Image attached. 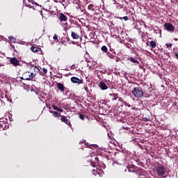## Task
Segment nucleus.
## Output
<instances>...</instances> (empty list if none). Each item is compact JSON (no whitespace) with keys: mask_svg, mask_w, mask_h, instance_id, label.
<instances>
[{"mask_svg":"<svg viewBox=\"0 0 178 178\" xmlns=\"http://www.w3.org/2000/svg\"><path fill=\"white\" fill-rule=\"evenodd\" d=\"M125 47H127V48H129L130 49V48H133V46L131 45V44L126 42L124 43Z\"/></svg>","mask_w":178,"mask_h":178,"instance_id":"obj_26","label":"nucleus"},{"mask_svg":"<svg viewBox=\"0 0 178 178\" xmlns=\"http://www.w3.org/2000/svg\"><path fill=\"white\" fill-rule=\"evenodd\" d=\"M136 164L138 166H141L143 165V162H141L140 160L136 161Z\"/></svg>","mask_w":178,"mask_h":178,"instance_id":"obj_31","label":"nucleus"},{"mask_svg":"<svg viewBox=\"0 0 178 178\" xmlns=\"http://www.w3.org/2000/svg\"><path fill=\"white\" fill-rule=\"evenodd\" d=\"M42 70H43V72H44V73H45V74H47V73H48V70L47 68H45V67H43L42 69Z\"/></svg>","mask_w":178,"mask_h":178,"instance_id":"obj_32","label":"nucleus"},{"mask_svg":"<svg viewBox=\"0 0 178 178\" xmlns=\"http://www.w3.org/2000/svg\"><path fill=\"white\" fill-rule=\"evenodd\" d=\"M136 168L137 166L134 165H133L132 166L127 167V169H125V172H127L128 170L130 173H136Z\"/></svg>","mask_w":178,"mask_h":178,"instance_id":"obj_12","label":"nucleus"},{"mask_svg":"<svg viewBox=\"0 0 178 178\" xmlns=\"http://www.w3.org/2000/svg\"><path fill=\"white\" fill-rule=\"evenodd\" d=\"M22 2L24 6L29 8V9H33V10H37V6H41L34 0H22Z\"/></svg>","mask_w":178,"mask_h":178,"instance_id":"obj_2","label":"nucleus"},{"mask_svg":"<svg viewBox=\"0 0 178 178\" xmlns=\"http://www.w3.org/2000/svg\"><path fill=\"white\" fill-rule=\"evenodd\" d=\"M87 162L89 163L88 165H92V168H95L99 165V159L97 156L92 155L91 159Z\"/></svg>","mask_w":178,"mask_h":178,"instance_id":"obj_5","label":"nucleus"},{"mask_svg":"<svg viewBox=\"0 0 178 178\" xmlns=\"http://www.w3.org/2000/svg\"><path fill=\"white\" fill-rule=\"evenodd\" d=\"M101 50L103 52L108 53V47H106V46H102Z\"/></svg>","mask_w":178,"mask_h":178,"instance_id":"obj_23","label":"nucleus"},{"mask_svg":"<svg viewBox=\"0 0 178 178\" xmlns=\"http://www.w3.org/2000/svg\"><path fill=\"white\" fill-rule=\"evenodd\" d=\"M88 162H90V159L87 160V161H85L84 166H91V167H92V165H89Z\"/></svg>","mask_w":178,"mask_h":178,"instance_id":"obj_29","label":"nucleus"},{"mask_svg":"<svg viewBox=\"0 0 178 178\" xmlns=\"http://www.w3.org/2000/svg\"><path fill=\"white\" fill-rule=\"evenodd\" d=\"M29 72H31V73H34V74H35V73L36 74L40 73V68H38V67H37L34 65H31L30 67V71Z\"/></svg>","mask_w":178,"mask_h":178,"instance_id":"obj_13","label":"nucleus"},{"mask_svg":"<svg viewBox=\"0 0 178 178\" xmlns=\"http://www.w3.org/2000/svg\"><path fill=\"white\" fill-rule=\"evenodd\" d=\"M8 40H10V41H11V42H16V38H13V36H10L8 38Z\"/></svg>","mask_w":178,"mask_h":178,"instance_id":"obj_24","label":"nucleus"},{"mask_svg":"<svg viewBox=\"0 0 178 178\" xmlns=\"http://www.w3.org/2000/svg\"><path fill=\"white\" fill-rule=\"evenodd\" d=\"M154 31L156 34H161V33H162V31L159 29H154Z\"/></svg>","mask_w":178,"mask_h":178,"instance_id":"obj_25","label":"nucleus"},{"mask_svg":"<svg viewBox=\"0 0 178 178\" xmlns=\"http://www.w3.org/2000/svg\"><path fill=\"white\" fill-rule=\"evenodd\" d=\"M128 60H130V62H132V63H137L138 65H140V62L137 60V57H129L128 58Z\"/></svg>","mask_w":178,"mask_h":178,"instance_id":"obj_18","label":"nucleus"},{"mask_svg":"<svg viewBox=\"0 0 178 178\" xmlns=\"http://www.w3.org/2000/svg\"><path fill=\"white\" fill-rule=\"evenodd\" d=\"M6 127V124L3 122V120H0V129H5Z\"/></svg>","mask_w":178,"mask_h":178,"instance_id":"obj_21","label":"nucleus"},{"mask_svg":"<svg viewBox=\"0 0 178 178\" xmlns=\"http://www.w3.org/2000/svg\"><path fill=\"white\" fill-rule=\"evenodd\" d=\"M143 122H149V118H143Z\"/></svg>","mask_w":178,"mask_h":178,"instance_id":"obj_37","label":"nucleus"},{"mask_svg":"<svg viewBox=\"0 0 178 178\" xmlns=\"http://www.w3.org/2000/svg\"><path fill=\"white\" fill-rule=\"evenodd\" d=\"M109 95L111 101H116V99H118V95L115 93L109 94Z\"/></svg>","mask_w":178,"mask_h":178,"instance_id":"obj_20","label":"nucleus"},{"mask_svg":"<svg viewBox=\"0 0 178 178\" xmlns=\"http://www.w3.org/2000/svg\"><path fill=\"white\" fill-rule=\"evenodd\" d=\"M56 87L60 92H65V90H67V88H65V86L63 85V83H57Z\"/></svg>","mask_w":178,"mask_h":178,"instance_id":"obj_10","label":"nucleus"},{"mask_svg":"<svg viewBox=\"0 0 178 178\" xmlns=\"http://www.w3.org/2000/svg\"><path fill=\"white\" fill-rule=\"evenodd\" d=\"M122 19L124 20V22H127V20H129V17L125 16V17H123Z\"/></svg>","mask_w":178,"mask_h":178,"instance_id":"obj_36","label":"nucleus"},{"mask_svg":"<svg viewBox=\"0 0 178 178\" xmlns=\"http://www.w3.org/2000/svg\"><path fill=\"white\" fill-rule=\"evenodd\" d=\"M51 108H53L54 111H59V107H58V106H55V104H52Z\"/></svg>","mask_w":178,"mask_h":178,"instance_id":"obj_28","label":"nucleus"},{"mask_svg":"<svg viewBox=\"0 0 178 178\" xmlns=\"http://www.w3.org/2000/svg\"><path fill=\"white\" fill-rule=\"evenodd\" d=\"M151 88H147V91L143 90V88L137 86L133 88L131 90V93L134 96L135 98H143V97H145V98H149L151 97Z\"/></svg>","mask_w":178,"mask_h":178,"instance_id":"obj_1","label":"nucleus"},{"mask_svg":"<svg viewBox=\"0 0 178 178\" xmlns=\"http://www.w3.org/2000/svg\"><path fill=\"white\" fill-rule=\"evenodd\" d=\"M37 76V73H33L30 71L26 72L22 75V80H26L27 81H31Z\"/></svg>","mask_w":178,"mask_h":178,"instance_id":"obj_3","label":"nucleus"},{"mask_svg":"<svg viewBox=\"0 0 178 178\" xmlns=\"http://www.w3.org/2000/svg\"><path fill=\"white\" fill-rule=\"evenodd\" d=\"M94 172H95V173H97V171H95V170H92Z\"/></svg>","mask_w":178,"mask_h":178,"instance_id":"obj_45","label":"nucleus"},{"mask_svg":"<svg viewBox=\"0 0 178 178\" xmlns=\"http://www.w3.org/2000/svg\"><path fill=\"white\" fill-rule=\"evenodd\" d=\"M53 38H54V40H55V41H58V35L55 34V35L53 36Z\"/></svg>","mask_w":178,"mask_h":178,"instance_id":"obj_34","label":"nucleus"},{"mask_svg":"<svg viewBox=\"0 0 178 178\" xmlns=\"http://www.w3.org/2000/svg\"><path fill=\"white\" fill-rule=\"evenodd\" d=\"M174 40H175V41H178V39L177 38H174Z\"/></svg>","mask_w":178,"mask_h":178,"instance_id":"obj_44","label":"nucleus"},{"mask_svg":"<svg viewBox=\"0 0 178 178\" xmlns=\"http://www.w3.org/2000/svg\"><path fill=\"white\" fill-rule=\"evenodd\" d=\"M93 6H93L92 4H90V5L88 6V8H92Z\"/></svg>","mask_w":178,"mask_h":178,"instance_id":"obj_41","label":"nucleus"},{"mask_svg":"<svg viewBox=\"0 0 178 178\" xmlns=\"http://www.w3.org/2000/svg\"><path fill=\"white\" fill-rule=\"evenodd\" d=\"M164 28L169 33H173L175 31V26H173V24L171 23H165L164 24Z\"/></svg>","mask_w":178,"mask_h":178,"instance_id":"obj_7","label":"nucleus"},{"mask_svg":"<svg viewBox=\"0 0 178 178\" xmlns=\"http://www.w3.org/2000/svg\"><path fill=\"white\" fill-rule=\"evenodd\" d=\"M60 121L63 123H65V124H67V126H69L70 127H72V122H70V121H69V119H67V118H66V116L65 115H61L60 116Z\"/></svg>","mask_w":178,"mask_h":178,"instance_id":"obj_9","label":"nucleus"},{"mask_svg":"<svg viewBox=\"0 0 178 178\" xmlns=\"http://www.w3.org/2000/svg\"><path fill=\"white\" fill-rule=\"evenodd\" d=\"M175 55L176 56V58L178 60V52H175Z\"/></svg>","mask_w":178,"mask_h":178,"instance_id":"obj_40","label":"nucleus"},{"mask_svg":"<svg viewBox=\"0 0 178 178\" xmlns=\"http://www.w3.org/2000/svg\"><path fill=\"white\" fill-rule=\"evenodd\" d=\"M118 101H123V99L122 97H120Z\"/></svg>","mask_w":178,"mask_h":178,"instance_id":"obj_42","label":"nucleus"},{"mask_svg":"<svg viewBox=\"0 0 178 178\" xmlns=\"http://www.w3.org/2000/svg\"><path fill=\"white\" fill-rule=\"evenodd\" d=\"M79 119H81V120H84V119L86 118V116H84L83 114H79Z\"/></svg>","mask_w":178,"mask_h":178,"instance_id":"obj_30","label":"nucleus"},{"mask_svg":"<svg viewBox=\"0 0 178 178\" xmlns=\"http://www.w3.org/2000/svg\"><path fill=\"white\" fill-rule=\"evenodd\" d=\"M172 43H167V44H165V47H167V48H170V47H172Z\"/></svg>","mask_w":178,"mask_h":178,"instance_id":"obj_33","label":"nucleus"},{"mask_svg":"<svg viewBox=\"0 0 178 178\" xmlns=\"http://www.w3.org/2000/svg\"><path fill=\"white\" fill-rule=\"evenodd\" d=\"M99 87L103 90H108V86H106V83H105L104 81H101L99 83Z\"/></svg>","mask_w":178,"mask_h":178,"instance_id":"obj_16","label":"nucleus"},{"mask_svg":"<svg viewBox=\"0 0 178 178\" xmlns=\"http://www.w3.org/2000/svg\"><path fill=\"white\" fill-rule=\"evenodd\" d=\"M31 51H32V52H34V54H37V52H40V51H41V48L32 46L31 47Z\"/></svg>","mask_w":178,"mask_h":178,"instance_id":"obj_17","label":"nucleus"},{"mask_svg":"<svg viewBox=\"0 0 178 178\" xmlns=\"http://www.w3.org/2000/svg\"><path fill=\"white\" fill-rule=\"evenodd\" d=\"M107 56L108 58H111V59H113V58H115V56L112 53H107Z\"/></svg>","mask_w":178,"mask_h":178,"instance_id":"obj_27","label":"nucleus"},{"mask_svg":"<svg viewBox=\"0 0 178 178\" xmlns=\"http://www.w3.org/2000/svg\"><path fill=\"white\" fill-rule=\"evenodd\" d=\"M71 81H72V83H74V84H81V83H83V80H81L76 76H72L71 78Z\"/></svg>","mask_w":178,"mask_h":178,"instance_id":"obj_11","label":"nucleus"},{"mask_svg":"<svg viewBox=\"0 0 178 178\" xmlns=\"http://www.w3.org/2000/svg\"><path fill=\"white\" fill-rule=\"evenodd\" d=\"M97 147H98V145H90V148H97Z\"/></svg>","mask_w":178,"mask_h":178,"instance_id":"obj_38","label":"nucleus"},{"mask_svg":"<svg viewBox=\"0 0 178 178\" xmlns=\"http://www.w3.org/2000/svg\"><path fill=\"white\" fill-rule=\"evenodd\" d=\"M58 112H60V113H62V112H63V109L59 108H58Z\"/></svg>","mask_w":178,"mask_h":178,"instance_id":"obj_39","label":"nucleus"},{"mask_svg":"<svg viewBox=\"0 0 178 178\" xmlns=\"http://www.w3.org/2000/svg\"><path fill=\"white\" fill-rule=\"evenodd\" d=\"M9 62L10 65H13V66H15V67L20 66V61H19V60L15 57L10 58Z\"/></svg>","mask_w":178,"mask_h":178,"instance_id":"obj_8","label":"nucleus"},{"mask_svg":"<svg viewBox=\"0 0 178 178\" xmlns=\"http://www.w3.org/2000/svg\"><path fill=\"white\" fill-rule=\"evenodd\" d=\"M41 15L42 16V17H44V15H42V11H40Z\"/></svg>","mask_w":178,"mask_h":178,"instance_id":"obj_43","label":"nucleus"},{"mask_svg":"<svg viewBox=\"0 0 178 178\" xmlns=\"http://www.w3.org/2000/svg\"><path fill=\"white\" fill-rule=\"evenodd\" d=\"M60 22H67V17L63 13H60V16L58 17Z\"/></svg>","mask_w":178,"mask_h":178,"instance_id":"obj_15","label":"nucleus"},{"mask_svg":"<svg viewBox=\"0 0 178 178\" xmlns=\"http://www.w3.org/2000/svg\"><path fill=\"white\" fill-rule=\"evenodd\" d=\"M50 113H52L54 118H60L62 115L57 111H49Z\"/></svg>","mask_w":178,"mask_h":178,"instance_id":"obj_19","label":"nucleus"},{"mask_svg":"<svg viewBox=\"0 0 178 178\" xmlns=\"http://www.w3.org/2000/svg\"><path fill=\"white\" fill-rule=\"evenodd\" d=\"M120 19H122V17H120Z\"/></svg>","mask_w":178,"mask_h":178,"instance_id":"obj_46","label":"nucleus"},{"mask_svg":"<svg viewBox=\"0 0 178 178\" xmlns=\"http://www.w3.org/2000/svg\"><path fill=\"white\" fill-rule=\"evenodd\" d=\"M128 41H129V42H131V44H133L134 42V39L129 38V39H128Z\"/></svg>","mask_w":178,"mask_h":178,"instance_id":"obj_35","label":"nucleus"},{"mask_svg":"<svg viewBox=\"0 0 178 178\" xmlns=\"http://www.w3.org/2000/svg\"><path fill=\"white\" fill-rule=\"evenodd\" d=\"M135 173H136V175H138L139 176H143V175H144V169L136 167Z\"/></svg>","mask_w":178,"mask_h":178,"instance_id":"obj_14","label":"nucleus"},{"mask_svg":"<svg viewBox=\"0 0 178 178\" xmlns=\"http://www.w3.org/2000/svg\"><path fill=\"white\" fill-rule=\"evenodd\" d=\"M156 172L158 175V176H163V175H165V173H166L165 172V167L163 166H157L155 168Z\"/></svg>","mask_w":178,"mask_h":178,"instance_id":"obj_6","label":"nucleus"},{"mask_svg":"<svg viewBox=\"0 0 178 178\" xmlns=\"http://www.w3.org/2000/svg\"><path fill=\"white\" fill-rule=\"evenodd\" d=\"M151 48H156V42L152 40L149 42Z\"/></svg>","mask_w":178,"mask_h":178,"instance_id":"obj_22","label":"nucleus"},{"mask_svg":"<svg viewBox=\"0 0 178 178\" xmlns=\"http://www.w3.org/2000/svg\"><path fill=\"white\" fill-rule=\"evenodd\" d=\"M81 33V26H76L74 29V31L71 33V37L73 40H79L80 38V34Z\"/></svg>","mask_w":178,"mask_h":178,"instance_id":"obj_4","label":"nucleus"}]
</instances>
